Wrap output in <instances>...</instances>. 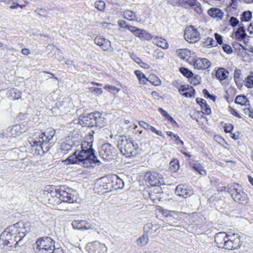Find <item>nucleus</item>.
<instances>
[{"label":"nucleus","mask_w":253,"mask_h":253,"mask_svg":"<svg viewBox=\"0 0 253 253\" xmlns=\"http://www.w3.org/2000/svg\"><path fill=\"white\" fill-rule=\"evenodd\" d=\"M92 142L84 141L81 144V150H76L65 162L67 164H78L84 168L93 167L99 165L100 162L94 154L92 148Z\"/></svg>","instance_id":"nucleus-1"},{"label":"nucleus","mask_w":253,"mask_h":253,"mask_svg":"<svg viewBox=\"0 0 253 253\" xmlns=\"http://www.w3.org/2000/svg\"><path fill=\"white\" fill-rule=\"evenodd\" d=\"M55 134V130L52 128L47 129L46 131L39 134V137L36 139L32 140L30 142L33 147H40L42 151L47 152L49 150L54 143L53 137Z\"/></svg>","instance_id":"nucleus-2"},{"label":"nucleus","mask_w":253,"mask_h":253,"mask_svg":"<svg viewBox=\"0 0 253 253\" xmlns=\"http://www.w3.org/2000/svg\"><path fill=\"white\" fill-rule=\"evenodd\" d=\"M118 147L121 152L126 157L135 156L139 152L138 144L134 143L125 135L118 136Z\"/></svg>","instance_id":"nucleus-3"},{"label":"nucleus","mask_w":253,"mask_h":253,"mask_svg":"<svg viewBox=\"0 0 253 253\" xmlns=\"http://www.w3.org/2000/svg\"><path fill=\"white\" fill-rule=\"evenodd\" d=\"M36 244L37 253H51L55 247V241L47 236L39 238Z\"/></svg>","instance_id":"nucleus-4"},{"label":"nucleus","mask_w":253,"mask_h":253,"mask_svg":"<svg viewBox=\"0 0 253 253\" xmlns=\"http://www.w3.org/2000/svg\"><path fill=\"white\" fill-rule=\"evenodd\" d=\"M59 200L63 202L74 203L78 201V198L76 191L68 187L63 186L58 190Z\"/></svg>","instance_id":"nucleus-5"},{"label":"nucleus","mask_w":253,"mask_h":253,"mask_svg":"<svg viewBox=\"0 0 253 253\" xmlns=\"http://www.w3.org/2000/svg\"><path fill=\"white\" fill-rule=\"evenodd\" d=\"M231 197L236 202L242 205H246L248 203L247 195L243 191L242 187L238 184L233 186L231 190Z\"/></svg>","instance_id":"nucleus-6"},{"label":"nucleus","mask_w":253,"mask_h":253,"mask_svg":"<svg viewBox=\"0 0 253 253\" xmlns=\"http://www.w3.org/2000/svg\"><path fill=\"white\" fill-rule=\"evenodd\" d=\"M110 175L103 177L98 180L95 189L98 193H106L112 191Z\"/></svg>","instance_id":"nucleus-7"},{"label":"nucleus","mask_w":253,"mask_h":253,"mask_svg":"<svg viewBox=\"0 0 253 253\" xmlns=\"http://www.w3.org/2000/svg\"><path fill=\"white\" fill-rule=\"evenodd\" d=\"M184 38L190 43H195L200 39V34L193 26H190L185 30Z\"/></svg>","instance_id":"nucleus-8"},{"label":"nucleus","mask_w":253,"mask_h":253,"mask_svg":"<svg viewBox=\"0 0 253 253\" xmlns=\"http://www.w3.org/2000/svg\"><path fill=\"white\" fill-rule=\"evenodd\" d=\"M144 178L145 181L152 186H159L164 183L162 175L154 171L147 172L144 176Z\"/></svg>","instance_id":"nucleus-9"},{"label":"nucleus","mask_w":253,"mask_h":253,"mask_svg":"<svg viewBox=\"0 0 253 253\" xmlns=\"http://www.w3.org/2000/svg\"><path fill=\"white\" fill-rule=\"evenodd\" d=\"M224 248L232 250L237 249L241 246L240 236L237 234H228Z\"/></svg>","instance_id":"nucleus-10"},{"label":"nucleus","mask_w":253,"mask_h":253,"mask_svg":"<svg viewBox=\"0 0 253 253\" xmlns=\"http://www.w3.org/2000/svg\"><path fill=\"white\" fill-rule=\"evenodd\" d=\"M28 224V223H25L23 222H18L12 225L14 226V229H16V233L19 235V241H21L26 236V234L30 231Z\"/></svg>","instance_id":"nucleus-11"},{"label":"nucleus","mask_w":253,"mask_h":253,"mask_svg":"<svg viewBox=\"0 0 253 253\" xmlns=\"http://www.w3.org/2000/svg\"><path fill=\"white\" fill-rule=\"evenodd\" d=\"M113 150L114 148L110 144H104L99 151L100 156L103 159L109 161L112 159Z\"/></svg>","instance_id":"nucleus-12"},{"label":"nucleus","mask_w":253,"mask_h":253,"mask_svg":"<svg viewBox=\"0 0 253 253\" xmlns=\"http://www.w3.org/2000/svg\"><path fill=\"white\" fill-rule=\"evenodd\" d=\"M94 42L99 45L104 51L109 50L111 48V42L100 36L94 39Z\"/></svg>","instance_id":"nucleus-13"},{"label":"nucleus","mask_w":253,"mask_h":253,"mask_svg":"<svg viewBox=\"0 0 253 253\" xmlns=\"http://www.w3.org/2000/svg\"><path fill=\"white\" fill-rule=\"evenodd\" d=\"M211 66V62L206 58H198L193 62L195 68L201 70H206Z\"/></svg>","instance_id":"nucleus-14"},{"label":"nucleus","mask_w":253,"mask_h":253,"mask_svg":"<svg viewBox=\"0 0 253 253\" xmlns=\"http://www.w3.org/2000/svg\"><path fill=\"white\" fill-rule=\"evenodd\" d=\"M72 225L74 229L84 230L92 229V226L86 221L75 220L72 222Z\"/></svg>","instance_id":"nucleus-15"},{"label":"nucleus","mask_w":253,"mask_h":253,"mask_svg":"<svg viewBox=\"0 0 253 253\" xmlns=\"http://www.w3.org/2000/svg\"><path fill=\"white\" fill-rule=\"evenodd\" d=\"M228 234L225 232H219L215 234L214 241L218 248H224Z\"/></svg>","instance_id":"nucleus-16"},{"label":"nucleus","mask_w":253,"mask_h":253,"mask_svg":"<svg viewBox=\"0 0 253 253\" xmlns=\"http://www.w3.org/2000/svg\"><path fill=\"white\" fill-rule=\"evenodd\" d=\"M79 144L77 145L74 141L66 140L63 141L60 145V149L63 154H66L70 151L73 147L78 146Z\"/></svg>","instance_id":"nucleus-17"},{"label":"nucleus","mask_w":253,"mask_h":253,"mask_svg":"<svg viewBox=\"0 0 253 253\" xmlns=\"http://www.w3.org/2000/svg\"><path fill=\"white\" fill-rule=\"evenodd\" d=\"M175 192L177 195L185 198L189 197L192 194V191L189 189H187L183 185H179L177 186Z\"/></svg>","instance_id":"nucleus-18"},{"label":"nucleus","mask_w":253,"mask_h":253,"mask_svg":"<svg viewBox=\"0 0 253 253\" xmlns=\"http://www.w3.org/2000/svg\"><path fill=\"white\" fill-rule=\"evenodd\" d=\"M112 190L122 188L124 183L122 179L116 175H110Z\"/></svg>","instance_id":"nucleus-19"},{"label":"nucleus","mask_w":253,"mask_h":253,"mask_svg":"<svg viewBox=\"0 0 253 253\" xmlns=\"http://www.w3.org/2000/svg\"><path fill=\"white\" fill-rule=\"evenodd\" d=\"M95 126H99V127H103L107 124L106 119L102 116V115L98 112H95Z\"/></svg>","instance_id":"nucleus-20"},{"label":"nucleus","mask_w":253,"mask_h":253,"mask_svg":"<svg viewBox=\"0 0 253 253\" xmlns=\"http://www.w3.org/2000/svg\"><path fill=\"white\" fill-rule=\"evenodd\" d=\"M14 230V226H9L7 227L2 233L1 234L0 237L2 238V240H4L5 242L6 241L8 243H10L9 240H11L13 234L11 232Z\"/></svg>","instance_id":"nucleus-21"},{"label":"nucleus","mask_w":253,"mask_h":253,"mask_svg":"<svg viewBox=\"0 0 253 253\" xmlns=\"http://www.w3.org/2000/svg\"><path fill=\"white\" fill-rule=\"evenodd\" d=\"M229 72L223 68H218L215 73V77L222 83L223 81L226 80L228 76Z\"/></svg>","instance_id":"nucleus-22"},{"label":"nucleus","mask_w":253,"mask_h":253,"mask_svg":"<svg viewBox=\"0 0 253 253\" xmlns=\"http://www.w3.org/2000/svg\"><path fill=\"white\" fill-rule=\"evenodd\" d=\"M190 167L198 172L202 176L206 175L207 174L206 170L204 169L203 167L197 162H193L190 163Z\"/></svg>","instance_id":"nucleus-23"},{"label":"nucleus","mask_w":253,"mask_h":253,"mask_svg":"<svg viewBox=\"0 0 253 253\" xmlns=\"http://www.w3.org/2000/svg\"><path fill=\"white\" fill-rule=\"evenodd\" d=\"M208 14L213 17L222 19L223 16V12L219 8H211L208 11Z\"/></svg>","instance_id":"nucleus-24"},{"label":"nucleus","mask_w":253,"mask_h":253,"mask_svg":"<svg viewBox=\"0 0 253 253\" xmlns=\"http://www.w3.org/2000/svg\"><path fill=\"white\" fill-rule=\"evenodd\" d=\"M153 42L159 47L164 49L168 48L169 44L166 40L161 37H155L153 38Z\"/></svg>","instance_id":"nucleus-25"},{"label":"nucleus","mask_w":253,"mask_h":253,"mask_svg":"<svg viewBox=\"0 0 253 253\" xmlns=\"http://www.w3.org/2000/svg\"><path fill=\"white\" fill-rule=\"evenodd\" d=\"M10 133L11 136L16 137L20 135L23 131L24 129L19 125L13 126L10 128Z\"/></svg>","instance_id":"nucleus-26"},{"label":"nucleus","mask_w":253,"mask_h":253,"mask_svg":"<svg viewBox=\"0 0 253 253\" xmlns=\"http://www.w3.org/2000/svg\"><path fill=\"white\" fill-rule=\"evenodd\" d=\"M126 26L127 29L132 32L135 36L138 37L140 39H142V36H143V32H144V30L139 29L136 27L130 25H127Z\"/></svg>","instance_id":"nucleus-27"},{"label":"nucleus","mask_w":253,"mask_h":253,"mask_svg":"<svg viewBox=\"0 0 253 253\" xmlns=\"http://www.w3.org/2000/svg\"><path fill=\"white\" fill-rule=\"evenodd\" d=\"M70 103L68 102H60L57 104V107L61 112L67 114L70 112Z\"/></svg>","instance_id":"nucleus-28"},{"label":"nucleus","mask_w":253,"mask_h":253,"mask_svg":"<svg viewBox=\"0 0 253 253\" xmlns=\"http://www.w3.org/2000/svg\"><path fill=\"white\" fill-rule=\"evenodd\" d=\"M100 243L97 241L88 243L85 247L86 250L89 253H95Z\"/></svg>","instance_id":"nucleus-29"},{"label":"nucleus","mask_w":253,"mask_h":253,"mask_svg":"<svg viewBox=\"0 0 253 253\" xmlns=\"http://www.w3.org/2000/svg\"><path fill=\"white\" fill-rule=\"evenodd\" d=\"M7 95L13 100H18L21 97V93L16 89H10Z\"/></svg>","instance_id":"nucleus-30"},{"label":"nucleus","mask_w":253,"mask_h":253,"mask_svg":"<svg viewBox=\"0 0 253 253\" xmlns=\"http://www.w3.org/2000/svg\"><path fill=\"white\" fill-rule=\"evenodd\" d=\"M123 17L130 21H137L135 12L131 10H126L123 12Z\"/></svg>","instance_id":"nucleus-31"},{"label":"nucleus","mask_w":253,"mask_h":253,"mask_svg":"<svg viewBox=\"0 0 253 253\" xmlns=\"http://www.w3.org/2000/svg\"><path fill=\"white\" fill-rule=\"evenodd\" d=\"M79 123L81 125H84L88 126V123L90 122V117L89 114H84L79 117Z\"/></svg>","instance_id":"nucleus-32"},{"label":"nucleus","mask_w":253,"mask_h":253,"mask_svg":"<svg viewBox=\"0 0 253 253\" xmlns=\"http://www.w3.org/2000/svg\"><path fill=\"white\" fill-rule=\"evenodd\" d=\"M149 241L148 234H144L137 240V244L139 246L146 245Z\"/></svg>","instance_id":"nucleus-33"},{"label":"nucleus","mask_w":253,"mask_h":253,"mask_svg":"<svg viewBox=\"0 0 253 253\" xmlns=\"http://www.w3.org/2000/svg\"><path fill=\"white\" fill-rule=\"evenodd\" d=\"M247 36L245 30L243 26H240L237 31L235 33L236 37L240 40L244 39Z\"/></svg>","instance_id":"nucleus-34"},{"label":"nucleus","mask_w":253,"mask_h":253,"mask_svg":"<svg viewBox=\"0 0 253 253\" xmlns=\"http://www.w3.org/2000/svg\"><path fill=\"white\" fill-rule=\"evenodd\" d=\"M176 52L179 57L182 59H186L190 54V51L187 49H180L177 50Z\"/></svg>","instance_id":"nucleus-35"},{"label":"nucleus","mask_w":253,"mask_h":253,"mask_svg":"<svg viewBox=\"0 0 253 253\" xmlns=\"http://www.w3.org/2000/svg\"><path fill=\"white\" fill-rule=\"evenodd\" d=\"M146 81H149L152 84L156 86L159 85L161 83V80L159 78L154 75L150 76L146 79Z\"/></svg>","instance_id":"nucleus-36"},{"label":"nucleus","mask_w":253,"mask_h":253,"mask_svg":"<svg viewBox=\"0 0 253 253\" xmlns=\"http://www.w3.org/2000/svg\"><path fill=\"white\" fill-rule=\"evenodd\" d=\"M235 103L241 105H246L247 101V99L244 95H238L235 99Z\"/></svg>","instance_id":"nucleus-37"},{"label":"nucleus","mask_w":253,"mask_h":253,"mask_svg":"<svg viewBox=\"0 0 253 253\" xmlns=\"http://www.w3.org/2000/svg\"><path fill=\"white\" fill-rule=\"evenodd\" d=\"M180 73L187 78H191L193 76V73L187 68L181 67L179 69Z\"/></svg>","instance_id":"nucleus-38"},{"label":"nucleus","mask_w":253,"mask_h":253,"mask_svg":"<svg viewBox=\"0 0 253 253\" xmlns=\"http://www.w3.org/2000/svg\"><path fill=\"white\" fill-rule=\"evenodd\" d=\"M135 75L136 76L139 81L142 83L145 84V81L147 78H146L144 74L140 71L136 70L135 71Z\"/></svg>","instance_id":"nucleus-39"},{"label":"nucleus","mask_w":253,"mask_h":253,"mask_svg":"<svg viewBox=\"0 0 253 253\" xmlns=\"http://www.w3.org/2000/svg\"><path fill=\"white\" fill-rule=\"evenodd\" d=\"M169 168L173 171H176L179 169V166L178 161L177 160H174L171 161L169 163Z\"/></svg>","instance_id":"nucleus-40"},{"label":"nucleus","mask_w":253,"mask_h":253,"mask_svg":"<svg viewBox=\"0 0 253 253\" xmlns=\"http://www.w3.org/2000/svg\"><path fill=\"white\" fill-rule=\"evenodd\" d=\"M252 17V13L249 11H244L242 14L241 17L242 21H249Z\"/></svg>","instance_id":"nucleus-41"},{"label":"nucleus","mask_w":253,"mask_h":253,"mask_svg":"<svg viewBox=\"0 0 253 253\" xmlns=\"http://www.w3.org/2000/svg\"><path fill=\"white\" fill-rule=\"evenodd\" d=\"M195 93V89L192 87L189 89V90L186 91L183 93H182V95L186 97H194Z\"/></svg>","instance_id":"nucleus-42"},{"label":"nucleus","mask_w":253,"mask_h":253,"mask_svg":"<svg viewBox=\"0 0 253 253\" xmlns=\"http://www.w3.org/2000/svg\"><path fill=\"white\" fill-rule=\"evenodd\" d=\"M246 86L248 88L253 87V75L248 76L246 79Z\"/></svg>","instance_id":"nucleus-43"},{"label":"nucleus","mask_w":253,"mask_h":253,"mask_svg":"<svg viewBox=\"0 0 253 253\" xmlns=\"http://www.w3.org/2000/svg\"><path fill=\"white\" fill-rule=\"evenodd\" d=\"M201 111L204 114L209 115L211 113V110L210 106L206 103L201 107Z\"/></svg>","instance_id":"nucleus-44"},{"label":"nucleus","mask_w":253,"mask_h":253,"mask_svg":"<svg viewBox=\"0 0 253 253\" xmlns=\"http://www.w3.org/2000/svg\"><path fill=\"white\" fill-rule=\"evenodd\" d=\"M105 3L103 1H98L95 3V7L99 10H102L105 8Z\"/></svg>","instance_id":"nucleus-45"},{"label":"nucleus","mask_w":253,"mask_h":253,"mask_svg":"<svg viewBox=\"0 0 253 253\" xmlns=\"http://www.w3.org/2000/svg\"><path fill=\"white\" fill-rule=\"evenodd\" d=\"M153 225L151 223H147L143 227L144 234H148L153 229Z\"/></svg>","instance_id":"nucleus-46"},{"label":"nucleus","mask_w":253,"mask_h":253,"mask_svg":"<svg viewBox=\"0 0 253 253\" xmlns=\"http://www.w3.org/2000/svg\"><path fill=\"white\" fill-rule=\"evenodd\" d=\"M90 122L88 123V127H93L95 126V113H90Z\"/></svg>","instance_id":"nucleus-47"},{"label":"nucleus","mask_w":253,"mask_h":253,"mask_svg":"<svg viewBox=\"0 0 253 253\" xmlns=\"http://www.w3.org/2000/svg\"><path fill=\"white\" fill-rule=\"evenodd\" d=\"M191 78V83L193 84L197 85L200 83L201 77L199 75L193 76Z\"/></svg>","instance_id":"nucleus-48"},{"label":"nucleus","mask_w":253,"mask_h":253,"mask_svg":"<svg viewBox=\"0 0 253 253\" xmlns=\"http://www.w3.org/2000/svg\"><path fill=\"white\" fill-rule=\"evenodd\" d=\"M171 217L174 219H177L179 218L178 213L175 211H171L169 213V218L167 219V221H170Z\"/></svg>","instance_id":"nucleus-49"},{"label":"nucleus","mask_w":253,"mask_h":253,"mask_svg":"<svg viewBox=\"0 0 253 253\" xmlns=\"http://www.w3.org/2000/svg\"><path fill=\"white\" fill-rule=\"evenodd\" d=\"M197 2V0H184L183 4L185 5L186 7L188 6L191 8Z\"/></svg>","instance_id":"nucleus-50"},{"label":"nucleus","mask_w":253,"mask_h":253,"mask_svg":"<svg viewBox=\"0 0 253 253\" xmlns=\"http://www.w3.org/2000/svg\"><path fill=\"white\" fill-rule=\"evenodd\" d=\"M192 8L194 9L195 11H196L197 13L200 14L202 12V9L200 6V3L199 2L197 1V2L193 6Z\"/></svg>","instance_id":"nucleus-51"},{"label":"nucleus","mask_w":253,"mask_h":253,"mask_svg":"<svg viewBox=\"0 0 253 253\" xmlns=\"http://www.w3.org/2000/svg\"><path fill=\"white\" fill-rule=\"evenodd\" d=\"M233 126L230 124H225L224 126V131L226 133H231V131L233 129Z\"/></svg>","instance_id":"nucleus-52"},{"label":"nucleus","mask_w":253,"mask_h":253,"mask_svg":"<svg viewBox=\"0 0 253 253\" xmlns=\"http://www.w3.org/2000/svg\"><path fill=\"white\" fill-rule=\"evenodd\" d=\"M141 40H150L153 38L152 36L150 34L147 32L146 31L144 30V32H143V36Z\"/></svg>","instance_id":"nucleus-53"},{"label":"nucleus","mask_w":253,"mask_h":253,"mask_svg":"<svg viewBox=\"0 0 253 253\" xmlns=\"http://www.w3.org/2000/svg\"><path fill=\"white\" fill-rule=\"evenodd\" d=\"M105 88H108L109 90L111 92L114 93L115 91H116L117 92H118L120 91V89H118L115 86L111 85H106L105 86Z\"/></svg>","instance_id":"nucleus-54"},{"label":"nucleus","mask_w":253,"mask_h":253,"mask_svg":"<svg viewBox=\"0 0 253 253\" xmlns=\"http://www.w3.org/2000/svg\"><path fill=\"white\" fill-rule=\"evenodd\" d=\"M222 48L224 52L228 54L231 53L233 51L231 47L228 44H223Z\"/></svg>","instance_id":"nucleus-55"},{"label":"nucleus","mask_w":253,"mask_h":253,"mask_svg":"<svg viewBox=\"0 0 253 253\" xmlns=\"http://www.w3.org/2000/svg\"><path fill=\"white\" fill-rule=\"evenodd\" d=\"M35 12L38 15L42 16L44 17H46V11L45 10L42 9H37L35 10Z\"/></svg>","instance_id":"nucleus-56"},{"label":"nucleus","mask_w":253,"mask_h":253,"mask_svg":"<svg viewBox=\"0 0 253 253\" xmlns=\"http://www.w3.org/2000/svg\"><path fill=\"white\" fill-rule=\"evenodd\" d=\"M229 23L232 27H235L239 23V20L234 17H231L229 20Z\"/></svg>","instance_id":"nucleus-57"},{"label":"nucleus","mask_w":253,"mask_h":253,"mask_svg":"<svg viewBox=\"0 0 253 253\" xmlns=\"http://www.w3.org/2000/svg\"><path fill=\"white\" fill-rule=\"evenodd\" d=\"M192 86H190L189 85L186 86L183 85L180 87V88L178 89V91L181 94H182V93H183V92L189 90V89Z\"/></svg>","instance_id":"nucleus-58"},{"label":"nucleus","mask_w":253,"mask_h":253,"mask_svg":"<svg viewBox=\"0 0 253 253\" xmlns=\"http://www.w3.org/2000/svg\"><path fill=\"white\" fill-rule=\"evenodd\" d=\"M205 43L208 45H211V46H215L216 45L214 44V43L216 44L215 41L212 38H211L210 37L207 38Z\"/></svg>","instance_id":"nucleus-59"},{"label":"nucleus","mask_w":253,"mask_h":253,"mask_svg":"<svg viewBox=\"0 0 253 253\" xmlns=\"http://www.w3.org/2000/svg\"><path fill=\"white\" fill-rule=\"evenodd\" d=\"M149 129L152 132L156 133L157 135L162 136L163 138H165V136L163 135V132L161 131L157 130L154 127L151 126Z\"/></svg>","instance_id":"nucleus-60"},{"label":"nucleus","mask_w":253,"mask_h":253,"mask_svg":"<svg viewBox=\"0 0 253 253\" xmlns=\"http://www.w3.org/2000/svg\"><path fill=\"white\" fill-rule=\"evenodd\" d=\"M214 37L216 41V43H218L219 44H222V37L220 35L217 33H215Z\"/></svg>","instance_id":"nucleus-61"},{"label":"nucleus","mask_w":253,"mask_h":253,"mask_svg":"<svg viewBox=\"0 0 253 253\" xmlns=\"http://www.w3.org/2000/svg\"><path fill=\"white\" fill-rule=\"evenodd\" d=\"M139 125L141 127L147 130H149L151 126L149 124L145 123L144 121H140L139 122Z\"/></svg>","instance_id":"nucleus-62"},{"label":"nucleus","mask_w":253,"mask_h":253,"mask_svg":"<svg viewBox=\"0 0 253 253\" xmlns=\"http://www.w3.org/2000/svg\"><path fill=\"white\" fill-rule=\"evenodd\" d=\"M203 93L205 96L207 95L208 98H209L212 100H214L215 98V96L210 94L207 89H204L203 90Z\"/></svg>","instance_id":"nucleus-63"},{"label":"nucleus","mask_w":253,"mask_h":253,"mask_svg":"<svg viewBox=\"0 0 253 253\" xmlns=\"http://www.w3.org/2000/svg\"><path fill=\"white\" fill-rule=\"evenodd\" d=\"M196 102L198 104H199L200 105L201 108L202 107V106H204V105H205L207 103L206 100H205L204 99H203L202 98H196Z\"/></svg>","instance_id":"nucleus-64"}]
</instances>
